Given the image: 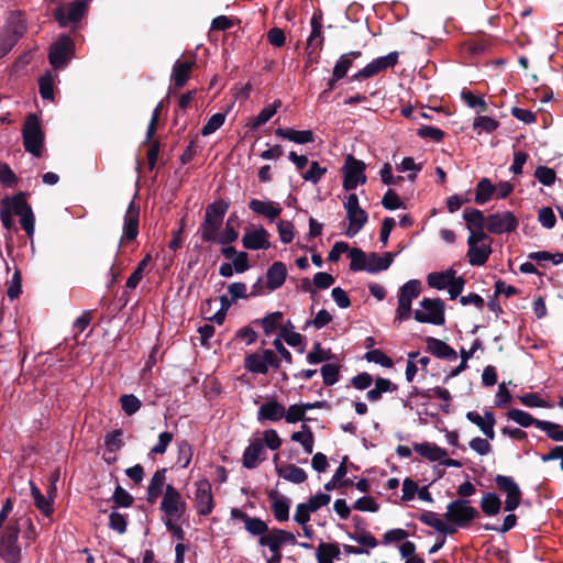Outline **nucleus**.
<instances>
[{
	"instance_id": "obj_11",
	"label": "nucleus",
	"mask_w": 563,
	"mask_h": 563,
	"mask_svg": "<svg viewBox=\"0 0 563 563\" xmlns=\"http://www.w3.org/2000/svg\"><path fill=\"white\" fill-rule=\"evenodd\" d=\"M245 368L254 374H267L269 367L278 368L280 360L273 350H264L262 353H252L244 358Z\"/></svg>"
},
{
	"instance_id": "obj_53",
	"label": "nucleus",
	"mask_w": 563,
	"mask_h": 563,
	"mask_svg": "<svg viewBox=\"0 0 563 563\" xmlns=\"http://www.w3.org/2000/svg\"><path fill=\"white\" fill-rule=\"evenodd\" d=\"M229 205L223 200L214 201L206 209L205 217L223 222Z\"/></svg>"
},
{
	"instance_id": "obj_14",
	"label": "nucleus",
	"mask_w": 563,
	"mask_h": 563,
	"mask_svg": "<svg viewBox=\"0 0 563 563\" xmlns=\"http://www.w3.org/2000/svg\"><path fill=\"white\" fill-rule=\"evenodd\" d=\"M398 52H390L385 56H380L368 63L360 71L352 76V80H361L374 77L375 75L394 67L398 62Z\"/></svg>"
},
{
	"instance_id": "obj_44",
	"label": "nucleus",
	"mask_w": 563,
	"mask_h": 563,
	"mask_svg": "<svg viewBox=\"0 0 563 563\" xmlns=\"http://www.w3.org/2000/svg\"><path fill=\"white\" fill-rule=\"evenodd\" d=\"M307 44L308 49L312 47H321L323 44L321 20L316 14L311 18V33L308 37Z\"/></svg>"
},
{
	"instance_id": "obj_31",
	"label": "nucleus",
	"mask_w": 563,
	"mask_h": 563,
	"mask_svg": "<svg viewBox=\"0 0 563 563\" xmlns=\"http://www.w3.org/2000/svg\"><path fill=\"white\" fill-rule=\"evenodd\" d=\"M195 65L194 60H180L177 59L173 65L172 79L176 88H181L186 85L190 78V71Z\"/></svg>"
},
{
	"instance_id": "obj_19",
	"label": "nucleus",
	"mask_w": 563,
	"mask_h": 563,
	"mask_svg": "<svg viewBox=\"0 0 563 563\" xmlns=\"http://www.w3.org/2000/svg\"><path fill=\"white\" fill-rule=\"evenodd\" d=\"M265 454L263 440L261 438L251 439L243 452L242 464L247 470L256 468L265 460Z\"/></svg>"
},
{
	"instance_id": "obj_54",
	"label": "nucleus",
	"mask_w": 563,
	"mask_h": 563,
	"mask_svg": "<svg viewBox=\"0 0 563 563\" xmlns=\"http://www.w3.org/2000/svg\"><path fill=\"white\" fill-rule=\"evenodd\" d=\"M537 428L544 431L550 439L563 442V429L560 424L542 420L537 423Z\"/></svg>"
},
{
	"instance_id": "obj_51",
	"label": "nucleus",
	"mask_w": 563,
	"mask_h": 563,
	"mask_svg": "<svg viewBox=\"0 0 563 563\" xmlns=\"http://www.w3.org/2000/svg\"><path fill=\"white\" fill-rule=\"evenodd\" d=\"M275 519L285 522L289 519V501L286 498H276L272 504Z\"/></svg>"
},
{
	"instance_id": "obj_57",
	"label": "nucleus",
	"mask_w": 563,
	"mask_h": 563,
	"mask_svg": "<svg viewBox=\"0 0 563 563\" xmlns=\"http://www.w3.org/2000/svg\"><path fill=\"white\" fill-rule=\"evenodd\" d=\"M421 168H422L421 164H416V162L412 157L402 158L400 164H398L396 166V169L399 173L411 172V174H409L407 177L410 181L416 180L417 174L421 170Z\"/></svg>"
},
{
	"instance_id": "obj_4",
	"label": "nucleus",
	"mask_w": 563,
	"mask_h": 563,
	"mask_svg": "<svg viewBox=\"0 0 563 563\" xmlns=\"http://www.w3.org/2000/svg\"><path fill=\"white\" fill-rule=\"evenodd\" d=\"M479 515L478 510L471 506V501L464 498L452 500L446 506L444 517L457 528L468 526Z\"/></svg>"
},
{
	"instance_id": "obj_40",
	"label": "nucleus",
	"mask_w": 563,
	"mask_h": 563,
	"mask_svg": "<svg viewBox=\"0 0 563 563\" xmlns=\"http://www.w3.org/2000/svg\"><path fill=\"white\" fill-rule=\"evenodd\" d=\"M455 274L456 273L453 269H448L441 273H431L428 275V284L430 287L435 289H445L451 284Z\"/></svg>"
},
{
	"instance_id": "obj_18",
	"label": "nucleus",
	"mask_w": 563,
	"mask_h": 563,
	"mask_svg": "<svg viewBox=\"0 0 563 563\" xmlns=\"http://www.w3.org/2000/svg\"><path fill=\"white\" fill-rule=\"evenodd\" d=\"M195 501L200 516H208L213 509V495L211 483L208 479H200L196 483Z\"/></svg>"
},
{
	"instance_id": "obj_64",
	"label": "nucleus",
	"mask_w": 563,
	"mask_h": 563,
	"mask_svg": "<svg viewBox=\"0 0 563 563\" xmlns=\"http://www.w3.org/2000/svg\"><path fill=\"white\" fill-rule=\"evenodd\" d=\"M534 176L544 186H552L556 179L555 172L547 166L537 167Z\"/></svg>"
},
{
	"instance_id": "obj_32",
	"label": "nucleus",
	"mask_w": 563,
	"mask_h": 563,
	"mask_svg": "<svg viewBox=\"0 0 563 563\" xmlns=\"http://www.w3.org/2000/svg\"><path fill=\"white\" fill-rule=\"evenodd\" d=\"M166 470L158 468L152 476L150 484L147 486V496L146 500L150 504H154L157 498L162 495L163 489L166 487Z\"/></svg>"
},
{
	"instance_id": "obj_35",
	"label": "nucleus",
	"mask_w": 563,
	"mask_h": 563,
	"mask_svg": "<svg viewBox=\"0 0 563 563\" xmlns=\"http://www.w3.org/2000/svg\"><path fill=\"white\" fill-rule=\"evenodd\" d=\"M276 472L279 477L294 484H301L307 479L306 472L295 464H288L283 467H276Z\"/></svg>"
},
{
	"instance_id": "obj_13",
	"label": "nucleus",
	"mask_w": 563,
	"mask_h": 563,
	"mask_svg": "<svg viewBox=\"0 0 563 563\" xmlns=\"http://www.w3.org/2000/svg\"><path fill=\"white\" fill-rule=\"evenodd\" d=\"M139 223L140 206L135 203L134 199H132L124 214L123 231L118 245V252L123 245L134 241L137 238Z\"/></svg>"
},
{
	"instance_id": "obj_17",
	"label": "nucleus",
	"mask_w": 563,
	"mask_h": 563,
	"mask_svg": "<svg viewBox=\"0 0 563 563\" xmlns=\"http://www.w3.org/2000/svg\"><path fill=\"white\" fill-rule=\"evenodd\" d=\"M518 224V219L510 211L493 213L487 218V230L493 234L510 233Z\"/></svg>"
},
{
	"instance_id": "obj_49",
	"label": "nucleus",
	"mask_w": 563,
	"mask_h": 563,
	"mask_svg": "<svg viewBox=\"0 0 563 563\" xmlns=\"http://www.w3.org/2000/svg\"><path fill=\"white\" fill-rule=\"evenodd\" d=\"M119 402L121 405L122 410L128 416H132V415L136 413L142 406L141 400L133 394L122 395L119 398Z\"/></svg>"
},
{
	"instance_id": "obj_37",
	"label": "nucleus",
	"mask_w": 563,
	"mask_h": 563,
	"mask_svg": "<svg viewBox=\"0 0 563 563\" xmlns=\"http://www.w3.org/2000/svg\"><path fill=\"white\" fill-rule=\"evenodd\" d=\"M223 222L205 217L200 227L201 239L205 242H216Z\"/></svg>"
},
{
	"instance_id": "obj_48",
	"label": "nucleus",
	"mask_w": 563,
	"mask_h": 563,
	"mask_svg": "<svg viewBox=\"0 0 563 563\" xmlns=\"http://www.w3.org/2000/svg\"><path fill=\"white\" fill-rule=\"evenodd\" d=\"M258 544L261 547H267L271 552L280 551L283 544L280 540V536L278 534V529L268 530V532L258 539Z\"/></svg>"
},
{
	"instance_id": "obj_16",
	"label": "nucleus",
	"mask_w": 563,
	"mask_h": 563,
	"mask_svg": "<svg viewBox=\"0 0 563 563\" xmlns=\"http://www.w3.org/2000/svg\"><path fill=\"white\" fill-rule=\"evenodd\" d=\"M498 488L507 495L505 510L514 511L521 501V490L515 479L507 475H497L495 478Z\"/></svg>"
},
{
	"instance_id": "obj_41",
	"label": "nucleus",
	"mask_w": 563,
	"mask_h": 563,
	"mask_svg": "<svg viewBox=\"0 0 563 563\" xmlns=\"http://www.w3.org/2000/svg\"><path fill=\"white\" fill-rule=\"evenodd\" d=\"M340 550L333 543H320L317 548L316 556L318 563H333V559L338 558Z\"/></svg>"
},
{
	"instance_id": "obj_50",
	"label": "nucleus",
	"mask_w": 563,
	"mask_h": 563,
	"mask_svg": "<svg viewBox=\"0 0 563 563\" xmlns=\"http://www.w3.org/2000/svg\"><path fill=\"white\" fill-rule=\"evenodd\" d=\"M40 93L44 100H54V77L52 73L44 74L38 81Z\"/></svg>"
},
{
	"instance_id": "obj_60",
	"label": "nucleus",
	"mask_w": 563,
	"mask_h": 563,
	"mask_svg": "<svg viewBox=\"0 0 563 563\" xmlns=\"http://www.w3.org/2000/svg\"><path fill=\"white\" fill-rule=\"evenodd\" d=\"M327 173V167L321 166L318 162H311L310 167L301 176L306 181L318 184L322 176Z\"/></svg>"
},
{
	"instance_id": "obj_6",
	"label": "nucleus",
	"mask_w": 563,
	"mask_h": 563,
	"mask_svg": "<svg viewBox=\"0 0 563 563\" xmlns=\"http://www.w3.org/2000/svg\"><path fill=\"white\" fill-rule=\"evenodd\" d=\"M421 292V283L418 279H410L404 284L398 292V307L395 320L402 322L410 318L411 302Z\"/></svg>"
},
{
	"instance_id": "obj_56",
	"label": "nucleus",
	"mask_w": 563,
	"mask_h": 563,
	"mask_svg": "<svg viewBox=\"0 0 563 563\" xmlns=\"http://www.w3.org/2000/svg\"><path fill=\"white\" fill-rule=\"evenodd\" d=\"M461 98L467 107L472 109H477L481 112H485L487 110V103L482 96H475L471 91L463 90L461 92Z\"/></svg>"
},
{
	"instance_id": "obj_15",
	"label": "nucleus",
	"mask_w": 563,
	"mask_h": 563,
	"mask_svg": "<svg viewBox=\"0 0 563 563\" xmlns=\"http://www.w3.org/2000/svg\"><path fill=\"white\" fill-rule=\"evenodd\" d=\"M13 211L15 216L20 217L22 229L29 238H32L35 231V217L22 192L13 196Z\"/></svg>"
},
{
	"instance_id": "obj_33",
	"label": "nucleus",
	"mask_w": 563,
	"mask_h": 563,
	"mask_svg": "<svg viewBox=\"0 0 563 563\" xmlns=\"http://www.w3.org/2000/svg\"><path fill=\"white\" fill-rule=\"evenodd\" d=\"M346 219L349 220V228L346 229L345 234L349 238H353L365 225L368 216L364 209L358 208L354 210H347Z\"/></svg>"
},
{
	"instance_id": "obj_39",
	"label": "nucleus",
	"mask_w": 563,
	"mask_h": 563,
	"mask_svg": "<svg viewBox=\"0 0 563 563\" xmlns=\"http://www.w3.org/2000/svg\"><path fill=\"white\" fill-rule=\"evenodd\" d=\"M496 187L492 184L488 178H482L476 186L475 190V202L484 205L490 200L495 194Z\"/></svg>"
},
{
	"instance_id": "obj_9",
	"label": "nucleus",
	"mask_w": 563,
	"mask_h": 563,
	"mask_svg": "<svg viewBox=\"0 0 563 563\" xmlns=\"http://www.w3.org/2000/svg\"><path fill=\"white\" fill-rule=\"evenodd\" d=\"M90 0H74L66 5L57 8L54 16L60 26L77 25L85 16Z\"/></svg>"
},
{
	"instance_id": "obj_29",
	"label": "nucleus",
	"mask_w": 563,
	"mask_h": 563,
	"mask_svg": "<svg viewBox=\"0 0 563 563\" xmlns=\"http://www.w3.org/2000/svg\"><path fill=\"white\" fill-rule=\"evenodd\" d=\"M419 520L424 523L426 526H429L437 530L438 532L446 536V534H454L456 532V527L453 525H448L444 520L439 518V516L430 510L423 511L419 516Z\"/></svg>"
},
{
	"instance_id": "obj_26",
	"label": "nucleus",
	"mask_w": 563,
	"mask_h": 563,
	"mask_svg": "<svg viewBox=\"0 0 563 563\" xmlns=\"http://www.w3.org/2000/svg\"><path fill=\"white\" fill-rule=\"evenodd\" d=\"M426 343L428 351L438 358L448 361H455L457 358L455 350L440 339L429 336L426 339Z\"/></svg>"
},
{
	"instance_id": "obj_28",
	"label": "nucleus",
	"mask_w": 563,
	"mask_h": 563,
	"mask_svg": "<svg viewBox=\"0 0 563 563\" xmlns=\"http://www.w3.org/2000/svg\"><path fill=\"white\" fill-rule=\"evenodd\" d=\"M413 450L420 456L424 457L430 462H440L442 459L448 456L446 450L440 448L433 442L415 443Z\"/></svg>"
},
{
	"instance_id": "obj_5",
	"label": "nucleus",
	"mask_w": 563,
	"mask_h": 563,
	"mask_svg": "<svg viewBox=\"0 0 563 563\" xmlns=\"http://www.w3.org/2000/svg\"><path fill=\"white\" fill-rule=\"evenodd\" d=\"M20 525L18 521H10L2 529L0 539V555L7 563H19L21 549L18 545Z\"/></svg>"
},
{
	"instance_id": "obj_27",
	"label": "nucleus",
	"mask_w": 563,
	"mask_h": 563,
	"mask_svg": "<svg viewBox=\"0 0 563 563\" xmlns=\"http://www.w3.org/2000/svg\"><path fill=\"white\" fill-rule=\"evenodd\" d=\"M467 258L472 266H483L492 254V243L467 244Z\"/></svg>"
},
{
	"instance_id": "obj_47",
	"label": "nucleus",
	"mask_w": 563,
	"mask_h": 563,
	"mask_svg": "<svg viewBox=\"0 0 563 563\" xmlns=\"http://www.w3.org/2000/svg\"><path fill=\"white\" fill-rule=\"evenodd\" d=\"M13 216H15L14 211H13V197L4 198L1 202L0 219H1L2 225L7 230L13 229V224H14Z\"/></svg>"
},
{
	"instance_id": "obj_20",
	"label": "nucleus",
	"mask_w": 563,
	"mask_h": 563,
	"mask_svg": "<svg viewBox=\"0 0 563 563\" xmlns=\"http://www.w3.org/2000/svg\"><path fill=\"white\" fill-rule=\"evenodd\" d=\"M284 416H286V407L275 398H271L260 406L256 418L261 423L277 422L284 419Z\"/></svg>"
},
{
	"instance_id": "obj_42",
	"label": "nucleus",
	"mask_w": 563,
	"mask_h": 563,
	"mask_svg": "<svg viewBox=\"0 0 563 563\" xmlns=\"http://www.w3.org/2000/svg\"><path fill=\"white\" fill-rule=\"evenodd\" d=\"M302 431L294 432L291 440L302 445L306 453L311 454L313 451L314 438L311 430L306 426H301Z\"/></svg>"
},
{
	"instance_id": "obj_63",
	"label": "nucleus",
	"mask_w": 563,
	"mask_h": 563,
	"mask_svg": "<svg viewBox=\"0 0 563 563\" xmlns=\"http://www.w3.org/2000/svg\"><path fill=\"white\" fill-rule=\"evenodd\" d=\"M321 375L323 378V384L327 386H332L339 380V367L335 364L328 363L322 365Z\"/></svg>"
},
{
	"instance_id": "obj_36",
	"label": "nucleus",
	"mask_w": 563,
	"mask_h": 563,
	"mask_svg": "<svg viewBox=\"0 0 563 563\" xmlns=\"http://www.w3.org/2000/svg\"><path fill=\"white\" fill-rule=\"evenodd\" d=\"M282 106L280 100L274 101V103L266 106L261 110V112L250 120L249 126L253 130L258 129L266 122H268L277 112L278 108Z\"/></svg>"
},
{
	"instance_id": "obj_34",
	"label": "nucleus",
	"mask_w": 563,
	"mask_h": 563,
	"mask_svg": "<svg viewBox=\"0 0 563 563\" xmlns=\"http://www.w3.org/2000/svg\"><path fill=\"white\" fill-rule=\"evenodd\" d=\"M361 56L360 51H352L340 56L333 67L334 80H340L347 74L354 59Z\"/></svg>"
},
{
	"instance_id": "obj_22",
	"label": "nucleus",
	"mask_w": 563,
	"mask_h": 563,
	"mask_svg": "<svg viewBox=\"0 0 563 563\" xmlns=\"http://www.w3.org/2000/svg\"><path fill=\"white\" fill-rule=\"evenodd\" d=\"M242 244L247 250H267L271 246L268 232L264 228L247 231L242 238Z\"/></svg>"
},
{
	"instance_id": "obj_7",
	"label": "nucleus",
	"mask_w": 563,
	"mask_h": 563,
	"mask_svg": "<svg viewBox=\"0 0 563 563\" xmlns=\"http://www.w3.org/2000/svg\"><path fill=\"white\" fill-rule=\"evenodd\" d=\"M75 43L68 35H59L51 45L48 59L55 69L65 68L74 56Z\"/></svg>"
},
{
	"instance_id": "obj_61",
	"label": "nucleus",
	"mask_w": 563,
	"mask_h": 563,
	"mask_svg": "<svg viewBox=\"0 0 563 563\" xmlns=\"http://www.w3.org/2000/svg\"><path fill=\"white\" fill-rule=\"evenodd\" d=\"M0 183L7 188H13L18 185V177L5 163H0Z\"/></svg>"
},
{
	"instance_id": "obj_10",
	"label": "nucleus",
	"mask_w": 563,
	"mask_h": 563,
	"mask_svg": "<svg viewBox=\"0 0 563 563\" xmlns=\"http://www.w3.org/2000/svg\"><path fill=\"white\" fill-rule=\"evenodd\" d=\"M365 168L366 165L363 161H360L352 155H347L342 168L343 188L346 191L354 190L358 185H364L366 183L367 178L364 173Z\"/></svg>"
},
{
	"instance_id": "obj_58",
	"label": "nucleus",
	"mask_w": 563,
	"mask_h": 563,
	"mask_svg": "<svg viewBox=\"0 0 563 563\" xmlns=\"http://www.w3.org/2000/svg\"><path fill=\"white\" fill-rule=\"evenodd\" d=\"M122 434V431L117 429L106 435L104 444L107 452L117 453L123 446Z\"/></svg>"
},
{
	"instance_id": "obj_25",
	"label": "nucleus",
	"mask_w": 563,
	"mask_h": 563,
	"mask_svg": "<svg viewBox=\"0 0 563 563\" xmlns=\"http://www.w3.org/2000/svg\"><path fill=\"white\" fill-rule=\"evenodd\" d=\"M287 277V268L283 262L273 263L266 273V288L274 291L280 288Z\"/></svg>"
},
{
	"instance_id": "obj_55",
	"label": "nucleus",
	"mask_w": 563,
	"mask_h": 563,
	"mask_svg": "<svg viewBox=\"0 0 563 563\" xmlns=\"http://www.w3.org/2000/svg\"><path fill=\"white\" fill-rule=\"evenodd\" d=\"M192 459V446L187 441H180L177 445V464L186 468Z\"/></svg>"
},
{
	"instance_id": "obj_43",
	"label": "nucleus",
	"mask_w": 563,
	"mask_h": 563,
	"mask_svg": "<svg viewBox=\"0 0 563 563\" xmlns=\"http://www.w3.org/2000/svg\"><path fill=\"white\" fill-rule=\"evenodd\" d=\"M501 501L497 494L487 493L482 497L481 508L487 516H495L499 514Z\"/></svg>"
},
{
	"instance_id": "obj_8",
	"label": "nucleus",
	"mask_w": 563,
	"mask_h": 563,
	"mask_svg": "<svg viewBox=\"0 0 563 563\" xmlns=\"http://www.w3.org/2000/svg\"><path fill=\"white\" fill-rule=\"evenodd\" d=\"M413 317L420 323L441 325L445 321L444 303L439 298H423L420 301V308L415 310Z\"/></svg>"
},
{
	"instance_id": "obj_30",
	"label": "nucleus",
	"mask_w": 563,
	"mask_h": 563,
	"mask_svg": "<svg viewBox=\"0 0 563 563\" xmlns=\"http://www.w3.org/2000/svg\"><path fill=\"white\" fill-rule=\"evenodd\" d=\"M275 135L296 144H308L314 141L312 131L310 130H295L278 128L275 130Z\"/></svg>"
},
{
	"instance_id": "obj_46",
	"label": "nucleus",
	"mask_w": 563,
	"mask_h": 563,
	"mask_svg": "<svg viewBox=\"0 0 563 563\" xmlns=\"http://www.w3.org/2000/svg\"><path fill=\"white\" fill-rule=\"evenodd\" d=\"M508 418L520 427L528 428L530 426H536L538 422H542V420L534 419L530 413L521 410V409H511L507 413Z\"/></svg>"
},
{
	"instance_id": "obj_12",
	"label": "nucleus",
	"mask_w": 563,
	"mask_h": 563,
	"mask_svg": "<svg viewBox=\"0 0 563 563\" xmlns=\"http://www.w3.org/2000/svg\"><path fill=\"white\" fill-rule=\"evenodd\" d=\"M161 510L172 520L179 521L186 511V501L181 498L179 492L170 484L165 487V493L161 503Z\"/></svg>"
},
{
	"instance_id": "obj_1",
	"label": "nucleus",
	"mask_w": 563,
	"mask_h": 563,
	"mask_svg": "<svg viewBox=\"0 0 563 563\" xmlns=\"http://www.w3.org/2000/svg\"><path fill=\"white\" fill-rule=\"evenodd\" d=\"M396 254L386 252L383 255L377 253H365L361 249H352L349 251L350 269L353 272L365 271L369 274H376L386 271L393 263Z\"/></svg>"
},
{
	"instance_id": "obj_3",
	"label": "nucleus",
	"mask_w": 563,
	"mask_h": 563,
	"mask_svg": "<svg viewBox=\"0 0 563 563\" xmlns=\"http://www.w3.org/2000/svg\"><path fill=\"white\" fill-rule=\"evenodd\" d=\"M22 134L25 151L34 157H41L44 150V133L36 114L26 117Z\"/></svg>"
},
{
	"instance_id": "obj_38",
	"label": "nucleus",
	"mask_w": 563,
	"mask_h": 563,
	"mask_svg": "<svg viewBox=\"0 0 563 563\" xmlns=\"http://www.w3.org/2000/svg\"><path fill=\"white\" fill-rule=\"evenodd\" d=\"M463 218L466 221L467 230L487 228V218L478 209H464Z\"/></svg>"
},
{
	"instance_id": "obj_21",
	"label": "nucleus",
	"mask_w": 563,
	"mask_h": 563,
	"mask_svg": "<svg viewBox=\"0 0 563 563\" xmlns=\"http://www.w3.org/2000/svg\"><path fill=\"white\" fill-rule=\"evenodd\" d=\"M249 208L256 214L265 217L271 222L275 221L282 213V207L278 202L272 200L252 199Z\"/></svg>"
},
{
	"instance_id": "obj_45",
	"label": "nucleus",
	"mask_w": 563,
	"mask_h": 563,
	"mask_svg": "<svg viewBox=\"0 0 563 563\" xmlns=\"http://www.w3.org/2000/svg\"><path fill=\"white\" fill-rule=\"evenodd\" d=\"M499 126V122L487 115H478L473 122V130L481 134L482 132L492 133Z\"/></svg>"
},
{
	"instance_id": "obj_23",
	"label": "nucleus",
	"mask_w": 563,
	"mask_h": 563,
	"mask_svg": "<svg viewBox=\"0 0 563 563\" xmlns=\"http://www.w3.org/2000/svg\"><path fill=\"white\" fill-rule=\"evenodd\" d=\"M466 418L477 426L487 439L493 440L495 438L494 426L496 420L492 411L486 410L484 416H481L477 411H468Z\"/></svg>"
},
{
	"instance_id": "obj_2",
	"label": "nucleus",
	"mask_w": 563,
	"mask_h": 563,
	"mask_svg": "<svg viewBox=\"0 0 563 563\" xmlns=\"http://www.w3.org/2000/svg\"><path fill=\"white\" fill-rule=\"evenodd\" d=\"M26 31V23L21 12H11L0 29V59L19 42Z\"/></svg>"
},
{
	"instance_id": "obj_62",
	"label": "nucleus",
	"mask_w": 563,
	"mask_h": 563,
	"mask_svg": "<svg viewBox=\"0 0 563 563\" xmlns=\"http://www.w3.org/2000/svg\"><path fill=\"white\" fill-rule=\"evenodd\" d=\"M332 319L333 317L328 310L321 309L318 311V313L312 320L306 321L305 327H313L314 329L320 330L324 328L327 324H329L332 321Z\"/></svg>"
},
{
	"instance_id": "obj_52",
	"label": "nucleus",
	"mask_w": 563,
	"mask_h": 563,
	"mask_svg": "<svg viewBox=\"0 0 563 563\" xmlns=\"http://www.w3.org/2000/svg\"><path fill=\"white\" fill-rule=\"evenodd\" d=\"M244 526L250 534L257 536L260 538L265 536L269 530L267 523L264 520L255 517H250Z\"/></svg>"
},
{
	"instance_id": "obj_59",
	"label": "nucleus",
	"mask_w": 563,
	"mask_h": 563,
	"mask_svg": "<svg viewBox=\"0 0 563 563\" xmlns=\"http://www.w3.org/2000/svg\"><path fill=\"white\" fill-rule=\"evenodd\" d=\"M225 121V114L224 113H214L212 114L207 123L201 129V134L203 136H208L212 133H214L218 129H220Z\"/></svg>"
},
{
	"instance_id": "obj_24",
	"label": "nucleus",
	"mask_w": 563,
	"mask_h": 563,
	"mask_svg": "<svg viewBox=\"0 0 563 563\" xmlns=\"http://www.w3.org/2000/svg\"><path fill=\"white\" fill-rule=\"evenodd\" d=\"M55 490L56 487L51 485L47 492V496H44L36 486H31V495L33 497L34 504L37 509L46 517H49L53 514Z\"/></svg>"
}]
</instances>
